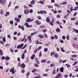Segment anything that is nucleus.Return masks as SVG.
Wrapping results in <instances>:
<instances>
[{
    "mask_svg": "<svg viewBox=\"0 0 78 78\" xmlns=\"http://www.w3.org/2000/svg\"><path fill=\"white\" fill-rule=\"evenodd\" d=\"M24 44H23L22 43L20 45H19L17 46V48L18 49H19L20 48H21L23 47Z\"/></svg>",
    "mask_w": 78,
    "mask_h": 78,
    "instance_id": "obj_1",
    "label": "nucleus"
},
{
    "mask_svg": "<svg viewBox=\"0 0 78 78\" xmlns=\"http://www.w3.org/2000/svg\"><path fill=\"white\" fill-rule=\"evenodd\" d=\"M10 72H12V74H14L15 73L14 72V67H13L12 69H11L10 70Z\"/></svg>",
    "mask_w": 78,
    "mask_h": 78,
    "instance_id": "obj_2",
    "label": "nucleus"
},
{
    "mask_svg": "<svg viewBox=\"0 0 78 78\" xmlns=\"http://www.w3.org/2000/svg\"><path fill=\"white\" fill-rule=\"evenodd\" d=\"M24 14H29L30 13V12L29 10L28 9H26V10H24Z\"/></svg>",
    "mask_w": 78,
    "mask_h": 78,
    "instance_id": "obj_3",
    "label": "nucleus"
},
{
    "mask_svg": "<svg viewBox=\"0 0 78 78\" xmlns=\"http://www.w3.org/2000/svg\"><path fill=\"white\" fill-rule=\"evenodd\" d=\"M35 23L37 25H41V23L40 21H39L38 20H36L35 21Z\"/></svg>",
    "mask_w": 78,
    "mask_h": 78,
    "instance_id": "obj_4",
    "label": "nucleus"
},
{
    "mask_svg": "<svg viewBox=\"0 0 78 78\" xmlns=\"http://www.w3.org/2000/svg\"><path fill=\"white\" fill-rule=\"evenodd\" d=\"M18 27L22 29V30H24V26H22L20 25H19L18 26Z\"/></svg>",
    "mask_w": 78,
    "mask_h": 78,
    "instance_id": "obj_5",
    "label": "nucleus"
},
{
    "mask_svg": "<svg viewBox=\"0 0 78 78\" xmlns=\"http://www.w3.org/2000/svg\"><path fill=\"white\" fill-rule=\"evenodd\" d=\"M38 37L40 39H43L44 37L43 35L41 34L38 35Z\"/></svg>",
    "mask_w": 78,
    "mask_h": 78,
    "instance_id": "obj_6",
    "label": "nucleus"
},
{
    "mask_svg": "<svg viewBox=\"0 0 78 78\" xmlns=\"http://www.w3.org/2000/svg\"><path fill=\"white\" fill-rule=\"evenodd\" d=\"M15 21H16L17 22H19L20 21V19L19 18H16V17H15Z\"/></svg>",
    "mask_w": 78,
    "mask_h": 78,
    "instance_id": "obj_7",
    "label": "nucleus"
},
{
    "mask_svg": "<svg viewBox=\"0 0 78 78\" xmlns=\"http://www.w3.org/2000/svg\"><path fill=\"white\" fill-rule=\"evenodd\" d=\"M46 21L47 22L49 23L50 22V18L48 17L46 18Z\"/></svg>",
    "mask_w": 78,
    "mask_h": 78,
    "instance_id": "obj_8",
    "label": "nucleus"
},
{
    "mask_svg": "<svg viewBox=\"0 0 78 78\" xmlns=\"http://www.w3.org/2000/svg\"><path fill=\"white\" fill-rule=\"evenodd\" d=\"M56 31L57 32V33H59L61 31V30L59 28H57L56 29Z\"/></svg>",
    "mask_w": 78,
    "mask_h": 78,
    "instance_id": "obj_9",
    "label": "nucleus"
},
{
    "mask_svg": "<svg viewBox=\"0 0 78 78\" xmlns=\"http://www.w3.org/2000/svg\"><path fill=\"white\" fill-rule=\"evenodd\" d=\"M47 61V60L45 59H43L41 61V62H42V63H45Z\"/></svg>",
    "mask_w": 78,
    "mask_h": 78,
    "instance_id": "obj_10",
    "label": "nucleus"
},
{
    "mask_svg": "<svg viewBox=\"0 0 78 78\" xmlns=\"http://www.w3.org/2000/svg\"><path fill=\"white\" fill-rule=\"evenodd\" d=\"M3 51L2 49H0V55L2 56L3 55Z\"/></svg>",
    "mask_w": 78,
    "mask_h": 78,
    "instance_id": "obj_11",
    "label": "nucleus"
},
{
    "mask_svg": "<svg viewBox=\"0 0 78 78\" xmlns=\"http://www.w3.org/2000/svg\"><path fill=\"white\" fill-rule=\"evenodd\" d=\"M35 54L31 56V59H34V58H35Z\"/></svg>",
    "mask_w": 78,
    "mask_h": 78,
    "instance_id": "obj_12",
    "label": "nucleus"
},
{
    "mask_svg": "<svg viewBox=\"0 0 78 78\" xmlns=\"http://www.w3.org/2000/svg\"><path fill=\"white\" fill-rule=\"evenodd\" d=\"M35 3V0H33L30 2L31 5H34Z\"/></svg>",
    "mask_w": 78,
    "mask_h": 78,
    "instance_id": "obj_13",
    "label": "nucleus"
},
{
    "mask_svg": "<svg viewBox=\"0 0 78 78\" xmlns=\"http://www.w3.org/2000/svg\"><path fill=\"white\" fill-rule=\"evenodd\" d=\"M5 3H6V0H3V2L1 3V5H3L5 4Z\"/></svg>",
    "mask_w": 78,
    "mask_h": 78,
    "instance_id": "obj_14",
    "label": "nucleus"
},
{
    "mask_svg": "<svg viewBox=\"0 0 78 78\" xmlns=\"http://www.w3.org/2000/svg\"><path fill=\"white\" fill-rule=\"evenodd\" d=\"M27 22H31V19L29 18L27 19Z\"/></svg>",
    "mask_w": 78,
    "mask_h": 78,
    "instance_id": "obj_15",
    "label": "nucleus"
},
{
    "mask_svg": "<svg viewBox=\"0 0 78 78\" xmlns=\"http://www.w3.org/2000/svg\"><path fill=\"white\" fill-rule=\"evenodd\" d=\"M56 69H55L54 70H53V75H55V74H56Z\"/></svg>",
    "mask_w": 78,
    "mask_h": 78,
    "instance_id": "obj_16",
    "label": "nucleus"
},
{
    "mask_svg": "<svg viewBox=\"0 0 78 78\" xmlns=\"http://www.w3.org/2000/svg\"><path fill=\"white\" fill-rule=\"evenodd\" d=\"M0 13L1 14V15H2L3 14V13H4V11H3V10H2V9H1L0 10Z\"/></svg>",
    "mask_w": 78,
    "mask_h": 78,
    "instance_id": "obj_17",
    "label": "nucleus"
},
{
    "mask_svg": "<svg viewBox=\"0 0 78 78\" xmlns=\"http://www.w3.org/2000/svg\"><path fill=\"white\" fill-rule=\"evenodd\" d=\"M55 52H51V53L50 55L51 56H52L53 55H55Z\"/></svg>",
    "mask_w": 78,
    "mask_h": 78,
    "instance_id": "obj_18",
    "label": "nucleus"
},
{
    "mask_svg": "<svg viewBox=\"0 0 78 78\" xmlns=\"http://www.w3.org/2000/svg\"><path fill=\"white\" fill-rule=\"evenodd\" d=\"M64 68L63 67H62L60 69V71L61 72H64Z\"/></svg>",
    "mask_w": 78,
    "mask_h": 78,
    "instance_id": "obj_19",
    "label": "nucleus"
},
{
    "mask_svg": "<svg viewBox=\"0 0 78 78\" xmlns=\"http://www.w3.org/2000/svg\"><path fill=\"white\" fill-rule=\"evenodd\" d=\"M21 58L22 59H24L25 58V54L23 53L22 54Z\"/></svg>",
    "mask_w": 78,
    "mask_h": 78,
    "instance_id": "obj_20",
    "label": "nucleus"
},
{
    "mask_svg": "<svg viewBox=\"0 0 78 78\" xmlns=\"http://www.w3.org/2000/svg\"><path fill=\"white\" fill-rule=\"evenodd\" d=\"M2 41L4 42H6V38L5 37H3L2 38Z\"/></svg>",
    "mask_w": 78,
    "mask_h": 78,
    "instance_id": "obj_21",
    "label": "nucleus"
},
{
    "mask_svg": "<svg viewBox=\"0 0 78 78\" xmlns=\"http://www.w3.org/2000/svg\"><path fill=\"white\" fill-rule=\"evenodd\" d=\"M39 28H45V26H40L39 27Z\"/></svg>",
    "mask_w": 78,
    "mask_h": 78,
    "instance_id": "obj_22",
    "label": "nucleus"
},
{
    "mask_svg": "<svg viewBox=\"0 0 78 78\" xmlns=\"http://www.w3.org/2000/svg\"><path fill=\"white\" fill-rule=\"evenodd\" d=\"M36 34V32H35V33H32L31 34L30 36H31V37H32V36H33V35H34V34Z\"/></svg>",
    "mask_w": 78,
    "mask_h": 78,
    "instance_id": "obj_23",
    "label": "nucleus"
},
{
    "mask_svg": "<svg viewBox=\"0 0 78 78\" xmlns=\"http://www.w3.org/2000/svg\"><path fill=\"white\" fill-rule=\"evenodd\" d=\"M34 66L36 67H39V65H38L37 63H35L34 64Z\"/></svg>",
    "mask_w": 78,
    "mask_h": 78,
    "instance_id": "obj_24",
    "label": "nucleus"
},
{
    "mask_svg": "<svg viewBox=\"0 0 78 78\" xmlns=\"http://www.w3.org/2000/svg\"><path fill=\"white\" fill-rule=\"evenodd\" d=\"M27 38L28 39H29V40L30 41H31V36H29L27 37Z\"/></svg>",
    "mask_w": 78,
    "mask_h": 78,
    "instance_id": "obj_25",
    "label": "nucleus"
},
{
    "mask_svg": "<svg viewBox=\"0 0 78 78\" xmlns=\"http://www.w3.org/2000/svg\"><path fill=\"white\" fill-rule=\"evenodd\" d=\"M59 77V78H61L62 77V76H61V73H59L57 75Z\"/></svg>",
    "mask_w": 78,
    "mask_h": 78,
    "instance_id": "obj_26",
    "label": "nucleus"
},
{
    "mask_svg": "<svg viewBox=\"0 0 78 78\" xmlns=\"http://www.w3.org/2000/svg\"><path fill=\"white\" fill-rule=\"evenodd\" d=\"M10 59V58L8 56L5 57V60H9Z\"/></svg>",
    "mask_w": 78,
    "mask_h": 78,
    "instance_id": "obj_27",
    "label": "nucleus"
},
{
    "mask_svg": "<svg viewBox=\"0 0 78 78\" xmlns=\"http://www.w3.org/2000/svg\"><path fill=\"white\" fill-rule=\"evenodd\" d=\"M54 57L55 58H58V54L57 53H56L54 55Z\"/></svg>",
    "mask_w": 78,
    "mask_h": 78,
    "instance_id": "obj_28",
    "label": "nucleus"
},
{
    "mask_svg": "<svg viewBox=\"0 0 78 78\" xmlns=\"http://www.w3.org/2000/svg\"><path fill=\"white\" fill-rule=\"evenodd\" d=\"M42 55V52H41V51H40L39 52V57H41Z\"/></svg>",
    "mask_w": 78,
    "mask_h": 78,
    "instance_id": "obj_29",
    "label": "nucleus"
},
{
    "mask_svg": "<svg viewBox=\"0 0 78 78\" xmlns=\"http://www.w3.org/2000/svg\"><path fill=\"white\" fill-rule=\"evenodd\" d=\"M48 8H49V9H50V8H53V7L51 5H48Z\"/></svg>",
    "mask_w": 78,
    "mask_h": 78,
    "instance_id": "obj_30",
    "label": "nucleus"
},
{
    "mask_svg": "<svg viewBox=\"0 0 78 78\" xmlns=\"http://www.w3.org/2000/svg\"><path fill=\"white\" fill-rule=\"evenodd\" d=\"M25 36H27V35H25L24 36V38L22 39L21 40V41H24V40H25Z\"/></svg>",
    "mask_w": 78,
    "mask_h": 78,
    "instance_id": "obj_31",
    "label": "nucleus"
},
{
    "mask_svg": "<svg viewBox=\"0 0 78 78\" xmlns=\"http://www.w3.org/2000/svg\"><path fill=\"white\" fill-rule=\"evenodd\" d=\"M25 25H26V27H27V28L28 27V26L29 25V24H28V23H25Z\"/></svg>",
    "mask_w": 78,
    "mask_h": 78,
    "instance_id": "obj_32",
    "label": "nucleus"
},
{
    "mask_svg": "<svg viewBox=\"0 0 78 78\" xmlns=\"http://www.w3.org/2000/svg\"><path fill=\"white\" fill-rule=\"evenodd\" d=\"M72 57H73V58H76L77 57V55H71Z\"/></svg>",
    "mask_w": 78,
    "mask_h": 78,
    "instance_id": "obj_33",
    "label": "nucleus"
},
{
    "mask_svg": "<svg viewBox=\"0 0 78 78\" xmlns=\"http://www.w3.org/2000/svg\"><path fill=\"white\" fill-rule=\"evenodd\" d=\"M44 51H45V52L48 51V48H44Z\"/></svg>",
    "mask_w": 78,
    "mask_h": 78,
    "instance_id": "obj_34",
    "label": "nucleus"
},
{
    "mask_svg": "<svg viewBox=\"0 0 78 78\" xmlns=\"http://www.w3.org/2000/svg\"><path fill=\"white\" fill-rule=\"evenodd\" d=\"M60 48L61 49V51H62L63 52H65V50H64V48H62L61 47Z\"/></svg>",
    "mask_w": 78,
    "mask_h": 78,
    "instance_id": "obj_35",
    "label": "nucleus"
},
{
    "mask_svg": "<svg viewBox=\"0 0 78 78\" xmlns=\"http://www.w3.org/2000/svg\"><path fill=\"white\" fill-rule=\"evenodd\" d=\"M77 7H75V8H74V9L73 10V11H77Z\"/></svg>",
    "mask_w": 78,
    "mask_h": 78,
    "instance_id": "obj_36",
    "label": "nucleus"
},
{
    "mask_svg": "<svg viewBox=\"0 0 78 78\" xmlns=\"http://www.w3.org/2000/svg\"><path fill=\"white\" fill-rule=\"evenodd\" d=\"M50 66L51 67H55V64H50Z\"/></svg>",
    "mask_w": 78,
    "mask_h": 78,
    "instance_id": "obj_37",
    "label": "nucleus"
},
{
    "mask_svg": "<svg viewBox=\"0 0 78 78\" xmlns=\"http://www.w3.org/2000/svg\"><path fill=\"white\" fill-rule=\"evenodd\" d=\"M5 59V58L4 56H2L1 58V59H2V60H4V59Z\"/></svg>",
    "mask_w": 78,
    "mask_h": 78,
    "instance_id": "obj_38",
    "label": "nucleus"
},
{
    "mask_svg": "<svg viewBox=\"0 0 78 78\" xmlns=\"http://www.w3.org/2000/svg\"><path fill=\"white\" fill-rule=\"evenodd\" d=\"M9 22L11 25H12V24H13V21L10 20V21Z\"/></svg>",
    "mask_w": 78,
    "mask_h": 78,
    "instance_id": "obj_39",
    "label": "nucleus"
},
{
    "mask_svg": "<svg viewBox=\"0 0 78 78\" xmlns=\"http://www.w3.org/2000/svg\"><path fill=\"white\" fill-rule=\"evenodd\" d=\"M50 24L51 25V26H53V23H52V22L51 21L50 23Z\"/></svg>",
    "mask_w": 78,
    "mask_h": 78,
    "instance_id": "obj_40",
    "label": "nucleus"
},
{
    "mask_svg": "<svg viewBox=\"0 0 78 78\" xmlns=\"http://www.w3.org/2000/svg\"><path fill=\"white\" fill-rule=\"evenodd\" d=\"M42 48V47L41 46H40L39 47L37 48V50H41V49Z\"/></svg>",
    "mask_w": 78,
    "mask_h": 78,
    "instance_id": "obj_41",
    "label": "nucleus"
},
{
    "mask_svg": "<svg viewBox=\"0 0 78 78\" xmlns=\"http://www.w3.org/2000/svg\"><path fill=\"white\" fill-rule=\"evenodd\" d=\"M27 45L26 44H25L24 46H23V47L21 49V50H23V49H24L25 47H26Z\"/></svg>",
    "mask_w": 78,
    "mask_h": 78,
    "instance_id": "obj_42",
    "label": "nucleus"
},
{
    "mask_svg": "<svg viewBox=\"0 0 78 78\" xmlns=\"http://www.w3.org/2000/svg\"><path fill=\"white\" fill-rule=\"evenodd\" d=\"M30 72H28V73H27L26 75V76H29V75H30Z\"/></svg>",
    "mask_w": 78,
    "mask_h": 78,
    "instance_id": "obj_43",
    "label": "nucleus"
},
{
    "mask_svg": "<svg viewBox=\"0 0 78 78\" xmlns=\"http://www.w3.org/2000/svg\"><path fill=\"white\" fill-rule=\"evenodd\" d=\"M41 78V76H37L34 77V78Z\"/></svg>",
    "mask_w": 78,
    "mask_h": 78,
    "instance_id": "obj_44",
    "label": "nucleus"
},
{
    "mask_svg": "<svg viewBox=\"0 0 78 78\" xmlns=\"http://www.w3.org/2000/svg\"><path fill=\"white\" fill-rule=\"evenodd\" d=\"M54 6H56L57 7H59V5L57 4H54Z\"/></svg>",
    "mask_w": 78,
    "mask_h": 78,
    "instance_id": "obj_45",
    "label": "nucleus"
},
{
    "mask_svg": "<svg viewBox=\"0 0 78 78\" xmlns=\"http://www.w3.org/2000/svg\"><path fill=\"white\" fill-rule=\"evenodd\" d=\"M43 76H48V75H47V74H43Z\"/></svg>",
    "mask_w": 78,
    "mask_h": 78,
    "instance_id": "obj_46",
    "label": "nucleus"
},
{
    "mask_svg": "<svg viewBox=\"0 0 78 78\" xmlns=\"http://www.w3.org/2000/svg\"><path fill=\"white\" fill-rule=\"evenodd\" d=\"M33 10L32 9H30V10L29 12H30V13H33Z\"/></svg>",
    "mask_w": 78,
    "mask_h": 78,
    "instance_id": "obj_47",
    "label": "nucleus"
},
{
    "mask_svg": "<svg viewBox=\"0 0 78 78\" xmlns=\"http://www.w3.org/2000/svg\"><path fill=\"white\" fill-rule=\"evenodd\" d=\"M35 43L36 44H39V40H37V41H35Z\"/></svg>",
    "mask_w": 78,
    "mask_h": 78,
    "instance_id": "obj_48",
    "label": "nucleus"
},
{
    "mask_svg": "<svg viewBox=\"0 0 78 78\" xmlns=\"http://www.w3.org/2000/svg\"><path fill=\"white\" fill-rule=\"evenodd\" d=\"M43 33H45V32H47V30L46 29H44V30H43Z\"/></svg>",
    "mask_w": 78,
    "mask_h": 78,
    "instance_id": "obj_49",
    "label": "nucleus"
},
{
    "mask_svg": "<svg viewBox=\"0 0 78 78\" xmlns=\"http://www.w3.org/2000/svg\"><path fill=\"white\" fill-rule=\"evenodd\" d=\"M66 38L67 40H69V35H67V36Z\"/></svg>",
    "mask_w": 78,
    "mask_h": 78,
    "instance_id": "obj_50",
    "label": "nucleus"
},
{
    "mask_svg": "<svg viewBox=\"0 0 78 78\" xmlns=\"http://www.w3.org/2000/svg\"><path fill=\"white\" fill-rule=\"evenodd\" d=\"M59 42H60V43H64V41L62 40H60Z\"/></svg>",
    "mask_w": 78,
    "mask_h": 78,
    "instance_id": "obj_51",
    "label": "nucleus"
},
{
    "mask_svg": "<svg viewBox=\"0 0 78 78\" xmlns=\"http://www.w3.org/2000/svg\"><path fill=\"white\" fill-rule=\"evenodd\" d=\"M74 30L76 33H78V30H76V29H75Z\"/></svg>",
    "mask_w": 78,
    "mask_h": 78,
    "instance_id": "obj_52",
    "label": "nucleus"
},
{
    "mask_svg": "<svg viewBox=\"0 0 78 78\" xmlns=\"http://www.w3.org/2000/svg\"><path fill=\"white\" fill-rule=\"evenodd\" d=\"M44 35L45 36L44 37H45V38H47V37H48V36L47 35V34H44Z\"/></svg>",
    "mask_w": 78,
    "mask_h": 78,
    "instance_id": "obj_53",
    "label": "nucleus"
},
{
    "mask_svg": "<svg viewBox=\"0 0 78 78\" xmlns=\"http://www.w3.org/2000/svg\"><path fill=\"white\" fill-rule=\"evenodd\" d=\"M62 39L63 40H64V39H66V36H62Z\"/></svg>",
    "mask_w": 78,
    "mask_h": 78,
    "instance_id": "obj_54",
    "label": "nucleus"
},
{
    "mask_svg": "<svg viewBox=\"0 0 78 78\" xmlns=\"http://www.w3.org/2000/svg\"><path fill=\"white\" fill-rule=\"evenodd\" d=\"M62 21L64 23H66V21L65 20H63Z\"/></svg>",
    "mask_w": 78,
    "mask_h": 78,
    "instance_id": "obj_55",
    "label": "nucleus"
},
{
    "mask_svg": "<svg viewBox=\"0 0 78 78\" xmlns=\"http://www.w3.org/2000/svg\"><path fill=\"white\" fill-rule=\"evenodd\" d=\"M21 72L23 73H25V70L24 69H23L21 70Z\"/></svg>",
    "mask_w": 78,
    "mask_h": 78,
    "instance_id": "obj_56",
    "label": "nucleus"
},
{
    "mask_svg": "<svg viewBox=\"0 0 78 78\" xmlns=\"http://www.w3.org/2000/svg\"><path fill=\"white\" fill-rule=\"evenodd\" d=\"M43 13L44 14H45L47 13V12L46 11L43 10Z\"/></svg>",
    "mask_w": 78,
    "mask_h": 78,
    "instance_id": "obj_57",
    "label": "nucleus"
},
{
    "mask_svg": "<svg viewBox=\"0 0 78 78\" xmlns=\"http://www.w3.org/2000/svg\"><path fill=\"white\" fill-rule=\"evenodd\" d=\"M32 73H34V72H36V69H34L32 70Z\"/></svg>",
    "mask_w": 78,
    "mask_h": 78,
    "instance_id": "obj_58",
    "label": "nucleus"
},
{
    "mask_svg": "<svg viewBox=\"0 0 78 78\" xmlns=\"http://www.w3.org/2000/svg\"><path fill=\"white\" fill-rule=\"evenodd\" d=\"M71 20H75V18H73L71 19Z\"/></svg>",
    "mask_w": 78,
    "mask_h": 78,
    "instance_id": "obj_59",
    "label": "nucleus"
},
{
    "mask_svg": "<svg viewBox=\"0 0 78 78\" xmlns=\"http://www.w3.org/2000/svg\"><path fill=\"white\" fill-rule=\"evenodd\" d=\"M38 3H41V4H44V2L42 1L38 2Z\"/></svg>",
    "mask_w": 78,
    "mask_h": 78,
    "instance_id": "obj_60",
    "label": "nucleus"
},
{
    "mask_svg": "<svg viewBox=\"0 0 78 78\" xmlns=\"http://www.w3.org/2000/svg\"><path fill=\"white\" fill-rule=\"evenodd\" d=\"M37 49H36L35 50V51H34V53H37Z\"/></svg>",
    "mask_w": 78,
    "mask_h": 78,
    "instance_id": "obj_61",
    "label": "nucleus"
},
{
    "mask_svg": "<svg viewBox=\"0 0 78 78\" xmlns=\"http://www.w3.org/2000/svg\"><path fill=\"white\" fill-rule=\"evenodd\" d=\"M36 62L37 64H39L40 63L39 62V60H36Z\"/></svg>",
    "mask_w": 78,
    "mask_h": 78,
    "instance_id": "obj_62",
    "label": "nucleus"
},
{
    "mask_svg": "<svg viewBox=\"0 0 78 78\" xmlns=\"http://www.w3.org/2000/svg\"><path fill=\"white\" fill-rule=\"evenodd\" d=\"M73 10V7H71L70 9V11L72 12Z\"/></svg>",
    "mask_w": 78,
    "mask_h": 78,
    "instance_id": "obj_63",
    "label": "nucleus"
},
{
    "mask_svg": "<svg viewBox=\"0 0 78 78\" xmlns=\"http://www.w3.org/2000/svg\"><path fill=\"white\" fill-rule=\"evenodd\" d=\"M37 19H41V17L40 16H39L37 17Z\"/></svg>",
    "mask_w": 78,
    "mask_h": 78,
    "instance_id": "obj_64",
    "label": "nucleus"
}]
</instances>
